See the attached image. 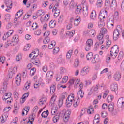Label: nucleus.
Here are the masks:
<instances>
[{
  "mask_svg": "<svg viewBox=\"0 0 124 124\" xmlns=\"http://www.w3.org/2000/svg\"><path fill=\"white\" fill-rule=\"evenodd\" d=\"M31 62L35 65H38L40 64V61L38 58H33L31 60Z\"/></svg>",
  "mask_w": 124,
  "mask_h": 124,
  "instance_id": "6ab92c4d",
  "label": "nucleus"
},
{
  "mask_svg": "<svg viewBox=\"0 0 124 124\" xmlns=\"http://www.w3.org/2000/svg\"><path fill=\"white\" fill-rule=\"evenodd\" d=\"M100 59H99V57H98V55H96L94 56V57L92 59L91 61L92 63L93 64H94V63H96L100 62Z\"/></svg>",
  "mask_w": 124,
  "mask_h": 124,
  "instance_id": "9d476101",
  "label": "nucleus"
},
{
  "mask_svg": "<svg viewBox=\"0 0 124 124\" xmlns=\"http://www.w3.org/2000/svg\"><path fill=\"white\" fill-rule=\"evenodd\" d=\"M110 89L113 92H116V91H118V84H117V83H113L111 85Z\"/></svg>",
  "mask_w": 124,
  "mask_h": 124,
  "instance_id": "5701e85b",
  "label": "nucleus"
},
{
  "mask_svg": "<svg viewBox=\"0 0 124 124\" xmlns=\"http://www.w3.org/2000/svg\"><path fill=\"white\" fill-rule=\"evenodd\" d=\"M72 101H69L68 100H66V107L69 108L71 107V105H72Z\"/></svg>",
  "mask_w": 124,
  "mask_h": 124,
  "instance_id": "6e6d98bb",
  "label": "nucleus"
},
{
  "mask_svg": "<svg viewBox=\"0 0 124 124\" xmlns=\"http://www.w3.org/2000/svg\"><path fill=\"white\" fill-rule=\"evenodd\" d=\"M103 37H104V35L101 33H100L97 36V39L99 40V42H100V44H103V42H104Z\"/></svg>",
  "mask_w": 124,
  "mask_h": 124,
  "instance_id": "f8f14e48",
  "label": "nucleus"
},
{
  "mask_svg": "<svg viewBox=\"0 0 124 124\" xmlns=\"http://www.w3.org/2000/svg\"><path fill=\"white\" fill-rule=\"evenodd\" d=\"M81 22V17L80 16H78L74 21V26H78L79 24Z\"/></svg>",
  "mask_w": 124,
  "mask_h": 124,
  "instance_id": "a211bd4d",
  "label": "nucleus"
},
{
  "mask_svg": "<svg viewBox=\"0 0 124 124\" xmlns=\"http://www.w3.org/2000/svg\"><path fill=\"white\" fill-rule=\"evenodd\" d=\"M30 111V107L26 106L24 108V109L22 111V116H25V113L26 115L28 114V112Z\"/></svg>",
  "mask_w": 124,
  "mask_h": 124,
  "instance_id": "b1692460",
  "label": "nucleus"
},
{
  "mask_svg": "<svg viewBox=\"0 0 124 124\" xmlns=\"http://www.w3.org/2000/svg\"><path fill=\"white\" fill-rule=\"evenodd\" d=\"M11 95H12V94H11V93L10 92L6 93L3 96V100H5L6 102H7L8 104H10V103L13 101L12 97H11Z\"/></svg>",
  "mask_w": 124,
  "mask_h": 124,
  "instance_id": "f257e3e1",
  "label": "nucleus"
},
{
  "mask_svg": "<svg viewBox=\"0 0 124 124\" xmlns=\"http://www.w3.org/2000/svg\"><path fill=\"white\" fill-rule=\"evenodd\" d=\"M114 18L115 19H118L119 18V12L115 11L114 12Z\"/></svg>",
  "mask_w": 124,
  "mask_h": 124,
  "instance_id": "774afa93",
  "label": "nucleus"
},
{
  "mask_svg": "<svg viewBox=\"0 0 124 124\" xmlns=\"http://www.w3.org/2000/svg\"><path fill=\"white\" fill-rule=\"evenodd\" d=\"M110 7V0H106L105 2V8L107 9Z\"/></svg>",
  "mask_w": 124,
  "mask_h": 124,
  "instance_id": "49530a36",
  "label": "nucleus"
},
{
  "mask_svg": "<svg viewBox=\"0 0 124 124\" xmlns=\"http://www.w3.org/2000/svg\"><path fill=\"white\" fill-rule=\"evenodd\" d=\"M23 11V10H19V11L17 12L16 15V21H17V19H19L20 17H22L23 14H24Z\"/></svg>",
  "mask_w": 124,
  "mask_h": 124,
  "instance_id": "f3484780",
  "label": "nucleus"
},
{
  "mask_svg": "<svg viewBox=\"0 0 124 124\" xmlns=\"http://www.w3.org/2000/svg\"><path fill=\"white\" fill-rule=\"evenodd\" d=\"M35 68H33L32 69H31L30 72V76H33V75H34V73H35Z\"/></svg>",
  "mask_w": 124,
  "mask_h": 124,
  "instance_id": "e2e57ef3",
  "label": "nucleus"
},
{
  "mask_svg": "<svg viewBox=\"0 0 124 124\" xmlns=\"http://www.w3.org/2000/svg\"><path fill=\"white\" fill-rule=\"evenodd\" d=\"M7 82L4 81L3 82V87L1 88L0 90V93L1 94H4L5 93H6V91L7 90Z\"/></svg>",
  "mask_w": 124,
  "mask_h": 124,
  "instance_id": "39448f33",
  "label": "nucleus"
},
{
  "mask_svg": "<svg viewBox=\"0 0 124 124\" xmlns=\"http://www.w3.org/2000/svg\"><path fill=\"white\" fill-rule=\"evenodd\" d=\"M39 54V50L38 49L32 52L30 54H29V58H33V59H35L36 57H38Z\"/></svg>",
  "mask_w": 124,
  "mask_h": 124,
  "instance_id": "6e6552de",
  "label": "nucleus"
},
{
  "mask_svg": "<svg viewBox=\"0 0 124 124\" xmlns=\"http://www.w3.org/2000/svg\"><path fill=\"white\" fill-rule=\"evenodd\" d=\"M117 56H118V53L110 52V57H111L112 59H116Z\"/></svg>",
  "mask_w": 124,
  "mask_h": 124,
  "instance_id": "338daca9",
  "label": "nucleus"
},
{
  "mask_svg": "<svg viewBox=\"0 0 124 124\" xmlns=\"http://www.w3.org/2000/svg\"><path fill=\"white\" fill-rule=\"evenodd\" d=\"M99 120H100V117H99V115L96 114L94 117L93 124H98V123H99Z\"/></svg>",
  "mask_w": 124,
  "mask_h": 124,
  "instance_id": "bb28decb",
  "label": "nucleus"
},
{
  "mask_svg": "<svg viewBox=\"0 0 124 124\" xmlns=\"http://www.w3.org/2000/svg\"><path fill=\"white\" fill-rule=\"evenodd\" d=\"M124 104V98H120L117 101V105L119 107H123Z\"/></svg>",
  "mask_w": 124,
  "mask_h": 124,
  "instance_id": "2eb2a0df",
  "label": "nucleus"
},
{
  "mask_svg": "<svg viewBox=\"0 0 124 124\" xmlns=\"http://www.w3.org/2000/svg\"><path fill=\"white\" fill-rule=\"evenodd\" d=\"M115 30L120 32V33H122V32H123V27H122L121 25H118L117 26L116 29Z\"/></svg>",
  "mask_w": 124,
  "mask_h": 124,
  "instance_id": "79ce46f5",
  "label": "nucleus"
},
{
  "mask_svg": "<svg viewBox=\"0 0 124 124\" xmlns=\"http://www.w3.org/2000/svg\"><path fill=\"white\" fill-rule=\"evenodd\" d=\"M59 51L60 48H59V47H56L53 50V54H54V55H57V53H59Z\"/></svg>",
  "mask_w": 124,
  "mask_h": 124,
  "instance_id": "052dcab7",
  "label": "nucleus"
},
{
  "mask_svg": "<svg viewBox=\"0 0 124 124\" xmlns=\"http://www.w3.org/2000/svg\"><path fill=\"white\" fill-rule=\"evenodd\" d=\"M117 6V1L116 0H113L110 5V7L111 9H112V10H116Z\"/></svg>",
  "mask_w": 124,
  "mask_h": 124,
  "instance_id": "4468645a",
  "label": "nucleus"
},
{
  "mask_svg": "<svg viewBox=\"0 0 124 124\" xmlns=\"http://www.w3.org/2000/svg\"><path fill=\"white\" fill-rule=\"evenodd\" d=\"M48 115H49V110H47L46 111H44L42 113L41 116L42 118H47Z\"/></svg>",
  "mask_w": 124,
  "mask_h": 124,
  "instance_id": "58836bf2",
  "label": "nucleus"
},
{
  "mask_svg": "<svg viewBox=\"0 0 124 124\" xmlns=\"http://www.w3.org/2000/svg\"><path fill=\"white\" fill-rule=\"evenodd\" d=\"M120 34H121V33L115 30L114 31L113 35L114 40H117L119 38Z\"/></svg>",
  "mask_w": 124,
  "mask_h": 124,
  "instance_id": "9b49d317",
  "label": "nucleus"
},
{
  "mask_svg": "<svg viewBox=\"0 0 124 124\" xmlns=\"http://www.w3.org/2000/svg\"><path fill=\"white\" fill-rule=\"evenodd\" d=\"M99 84H97L96 86H93L91 89V93H93V92H97L99 88Z\"/></svg>",
  "mask_w": 124,
  "mask_h": 124,
  "instance_id": "c85d7f7f",
  "label": "nucleus"
},
{
  "mask_svg": "<svg viewBox=\"0 0 124 124\" xmlns=\"http://www.w3.org/2000/svg\"><path fill=\"white\" fill-rule=\"evenodd\" d=\"M71 114V112H70V111L69 110H67L65 112L63 117V119L65 123H67V122H68V120H69V117H70Z\"/></svg>",
  "mask_w": 124,
  "mask_h": 124,
  "instance_id": "20e7f679",
  "label": "nucleus"
},
{
  "mask_svg": "<svg viewBox=\"0 0 124 124\" xmlns=\"http://www.w3.org/2000/svg\"><path fill=\"white\" fill-rule=\"evenodd\" d=\"M119 51V46H118V45H115L111 47L110 53H116L118 54Z\"/></svg>",
  "mask_w": 124,
  "mask_h": 124,
  "instance_id": "1a4fd4ad",
  "label": "nucleus"
},
{
  "mask_svg": "<svg viewBox=\"0 0 124 124\" xmlns=\"http://www.w3.org/2000/svg\"><path fill=\"white\" fill-rule=\"evenodd\" d=\"M44 14H45L43 10H39L37 13V15H38V16H41V17H42V16H44Z\"/></svg>",
  "mask_w": 124,
  "mask_h": 124,
  "instance_id": "13d9d810",
  "label": "nucleus"
},
{
  "mask_svg": "<svg viewBox=\"0 0 124 124\" xmlns=\"http://www.w3.org/2000/svg\"><path fill=\"white\" fill-rule=\"evenodd\" d=\"M59 119H60V114H57L53 118L52 121L53 123H57V122L59 121Z\"/></svg>",
  "mask_w": 124,
  "mask_h": 124,
  "instance_id": "ea45409f",
  "label": "nucleus"
},
{
  "mask_svg": "<svg viewBox=\"0 0 124 124\" xmlns=\"http://www.w3.org/2000/svg\"><path fill=\"white\" fill-rule=\"evenodd\" d=\"M53 75H54V72L53 71H48L47 72L46 75V80L47 81H51L52 80V78H53Z\"/></svg>",
  "mask_w": 124,
  "mask_h": 124,
  "instance_id": "423d86ee",
  "label": "nucleus"
},
{
  "mask_svg": "<svg viewBox=\"0 0 124 124\" xmlns=\"http://www.w3.org/2000/svg\"><path fill=\"white\" fill-rule=\"evenodd\" d=\"M46 101H47V99L46 98H42L39 100V105H43V104L46 103Z\"/></svg>",
  "mask_w": 124,
  "mask_h": 124,
  "instance_id": "2f4dec72",
  "label": "nucleus"
},
{
  "mask_svg": "<svg viewBox=\"0 0 124 124\" xmlns=\"http://www.w3.org/2000/svg\"><path fill=\"white\" fill-rule=\"evenodd\" d=\"M93 40L92 39H89L86 41V45H88L89 46H91V47H93Z\"/></svg>",
  "mask_w": 124,
  "mask_h": 124,
  "instance_id": "473e14b6",
  "label": "nucleus"
},
{
  "mask_svg": "<svg viewBox=\"0 0 124 124\" xmlns=\"http://www.w3.org/2000/svg\"><path fill=\"white\" fill-rule=\"evenodd\" d=\"M52 11L53 12H54V13H58L60 14L61 11H60V9H59V4L57 3L54 5Z\"/></svg>",
  "mask_w": 124,
  "mask_h": 124,
  "instance_id": "dca6fc26",
  "label": "nucleus"
},
{
  "mask_svg": "<svg viewBox=\"0 0 124 124\" xmlns=\"http://www.w3.org/2000/svg\"><path fill=\"white\" fill-rule=\"evenodd\" d=\"M18 68H17V66H15L13 69H10L8 72V75L9 78L11 79V78H12V77L13 76V74H15L16 72L17 71Z\"/></svg>",
  "mask_w": 124,
  "mask_h": 124,
  "instance_id": "7ed1b4c3",
  "label": "nucleus"
},
{
  "mask_svg": "<svg viewBox=\"0 0 124 124\" xmlns=\"http://www.w3.org/2000/svg\"><path fill=\"white\" fill-rule=\"evenodd\" d=\"M43 42L44 44H47V43H49V42H50V37H46L43 40Z\"/></svg>",
  "mask_w": 124,
  "mask_h": 124,
  "instance_id": "8fccbe9b",
  "label": "nucleus"
},
{
  "mask_svg": "<svg viewBox=\"0 0 124 124\" xmlns=\"http://www.w3.org/2000/svg\"><path fill=\"white\" fill-rule=\"evenodd\" d=\"M62 22H63V16L61 15L60 16V17L58 18V23L62 24Z\"/></svg>",
  "mask_w": 124,
  "mask_h": 124,
  "instance_id": "4d7b16f0",
  "label": "nucleus"
},
{
  "mask_svg": "<svg viewBox=\"0 0 124 124\" xmlns=\"http://www.w3.org/2000/svg\"><path fill=\"white\" fill-rule=\"evenodd\" d=\"M56 91V86L52 85L50 87V93L53 94Z\"/></svg>",
  "mask_w": 124,
  "mask_h": 124,
  "instance_id": "3c124183",
  "label": "nucleus"
},
{
  "mask_svg": "<svg viewBox=\"0 0 124 124\" xmlns=\"http://www.w3.org/2000/svg\"><path fill=\"white\" fill-rule=\"evenodd\" d=\"M13 94L15 97V99H16V100H17L19 99V93H17V92H14Z\"/></svg>",
  "mask_w": 124,
  "mask_h": 124,
  "instance_id": "0e129e2a",
  "label": "nucleus"
},
{
  "mask_svg": "<svg viewBox=\"0 0 124 124\" xmlns=\"http://www.w3.org/2000/svg\"><path fill=\"white\" fill-rule=\"evenodd\" d=\"M75 13L76 14H81L82 13V6L78 5L76 9Z\"/></svg>",
  "mask_w": 124,
  "mask_h": 124,
  "instance_id": "c756f323",
  "label": "nucleus"
},
{
  "mask_svg": "<svg viewBox=\"0 0 124 124\" xmlns=\"http://www.w3.org/2000/svg\"><path fill=\"white\" fill-rule=\"evenodd\" d=\"M93 111H94V110L93 109V106H90L89 108L87 109V113L89 114H93Z\"/></svg>",
  "mask_w": 124,
  "mask_h": 124,
  "instance_id": "e433bc0d",
  "label": "nucleus"
},
{
  "mask_svg": "<svg viewBox=\"0 0 124 124\" xmlns=\"http://www.w3.org/2000/svg\"><path fill=\"white\" fill-rule=\"evenodd\" d=\"M114 78L116 81H119L121 79V73L119 72H116L114 74Z\"/></svg>",
  "mask_w": 124,
  "mask_h": 124,
  "instance_id": "412c9836",
  "label": "nucleus"
},
{
  "mask_svg": "<svg viewBox=\"0 0 124 124\" xmlns=\"http://www.w3.org/2000/svg\"><path fill=\"white\" fill-rule=\"evenodd\" d=\"M107 27L110 28V30L113 29L114 28V21L113 20H110L108 23Z\"/></svg>",
  "mask_w": 124,
  "mask_h": 124,
  "instance_id": "72a5a7b5",
  "label": "nucleus"
},
{
  "mask_svg": "<svg viewBox=\"0 0 124 124\" xmlns=\"http://www.w3.org/2000/svg\"><path fill=\"white\" fill-rule=\"evenodd\" d=\"M75 32V31L74 30L72 31L71 32L68 31L66 32V35H68L69 36H71V37H72Z\"/></svg>",
  "mask_w": 124,
  "mask_h": 124,
  "instance_id": "864d4df0",
  "label": "nucleus"
},
{
  "mask_svg": "<svg viewBox=\"0 0 124 124\" xmlns=\"http://www.w3.org/2000/svg\"><path fill=\"white\" fill-rule=\"evenodd\" d=\"M105 39H106V45H111L112 41L110 40L109 37V35H107L105 36Z\"/></svg>",
  "mask_w": 124,
  "mask_h": 124,
  "instance_id": "7c9ffc66",
  "label": "nucleus"
},
{
  "mask_svg": "<svg viewBox=\"0 0 124 124\" xmlns=\"http://www.w3.org/2000/svg\"><path fill=\"white\" fill-rule=\"evenodd\" d=\"M57 98V96L55 95H53L51 98L50 100V104L51 106L54 105V103H55V101H56V99Z\"/></svg>",
  "mask_w": 124,
  "mask_h": 124,
  "instance_id": "c9c22d12",
  "label": "nucleus"
},
{
  "mask_svg": "<svg viewBox=\"0 0 124 124\" xmlns=\"http://www.w3.org/2000/svg\"><path fill=\"white\" fill-rule=\"evenodd\" d=\"M123 57H124V52H123V51H120L118 56V61H122V60H123Z\"/></svg>",
  "mask_w": 124,
  "mask_h": 124,
  "instance_id": "09e8293b",
  "label": "nucleus"
},
{
  "mask_svg": "<svg viewBox=\"0 0 124 124\" xmlns=\"http://www.w3.org/2000/svg\"><path fill=\"white\" fill-rule=\"evenodd\" d=\"M106 17H107V11L105 10L100 12L98 18L101 22H104V19H105Z\"/></svg>",
  "mask_w": 124,
  "mask_h": 124,
  "instance_id": "f03ea898",
  "label": "nucleus"
},
{
  "mask_svg": "<svg viewBox=\"0 0 124 124\" xmlns=\"http://www.w3.org/2000/svg\"><path fill=\"white\" fill-rule=\"evenodd\" d=\"M72 53H73V50H70L67 52V55H66L67 59H69L70 58H71V56H72Z\"/></svg>",
  "mask_w": 124,
  "mask_h": 124,
  "instance_id": "a19ab883",
  "label": "nucleus"
},
{
  "mask_svg": "<svg viewBox=\"0 0 124 124\" xmlns=\"http://www.w3.org/2000/svg\"><path fill=\"white\" fill-rule=\"evenodd\" d=\"M31 27L33 28L32 30L34 31V30H36V29H38L39 26H38L37 23L35 22L32 24V25L31 26Z\"/></svg>",
  "mask_w": 124,
  "mask_h": 124,
  "instance_id": "69168bd1",
  "label": "nucleus"
},
{
  "mask_svg": "<svg viewBox=\"0 0 124 124\" xmlns=\"http://www.w3.org/2000/svg\"><path fill=\"white\" fill-rule=\"evenodd\" d=\"M11 17V16H10V14H7L4 16V19L5 21H6V22H9L10 20V17Z\"/></svg>",
  "mask_w": 124,
  "mask_h": 124,
  "instance_id": "de8ad7c7",
  "label": "nucleus"
},
{
  "mask_svg": "<svg viewBox=\"0 0 124 124\" xmlns=\"http://www.w3.org/2000/svg\"><path fill=\"white\" fill-rule=\"evenodd\" d=\"M12 40L17 43L19 41V36L18 35H15L12 38Z\"/></svg>",
  "mask_w": 124,
  "mask_h": 124,
  "instance_id": "37998d69",
  "label": "nucleus"
},
{
  "mask_svg": "<svg viewBox=\"0 0 124 124\" xmlns=\"http://www.w3.org/2000/svg\"><path fill=\"white\" fill-rule=\"evenodd\" d=\"M115 106L114 105V104H110L108 105V111L110 112V113H112L114 111V107Z\"/></svg>",
  "mask_w": 124,
  "mask_h": 124,
  "instance_id": "cd10ccee",
  "label": "nucleus"
},
{
  "mask_svg": "<svg viewBox=\"0 0 124 124\" xmlns=\"http://www.w3.org/2000/svg\"><path fill=\"white\" fill-rule=\"evenodd\" d=\"M7 118H8V114L7 113H4L2 115V117L0 118L1 123H4V122L7 120Z\"/></svg>",
  "mask_w": 124,
  "mask_h": 124,
  "instance_id": "aec40b11",
  "label": "nucleus"
},
{
  "mask_svg": "<svg viewBox=\"0 0 124 124\" xmlns=\"http://www.w3.org/2000/svg\"><path fill=\"white\" fill-rule=\"evenodd\" d=\"M92 58H93V53L92 52L88 53L86 55V58L88 61H90V60L92 59Z\"/></svg>",
  "mask_w": 124,
  "mask_h": 124,
  "instance_id": "680f3d73",
  "label": "nucleus"
},
{
  "mask_svg": "<svg viewBox=\"0 0 124 124\" xmlns=\"http://www.w3.org/2000/svg\"><path fill=\"white\" fill-rule=\"evenodd\" d=\"M67 100L73 102L74 100V94H71L69 95L67 98Z\"/></svg>",
  "mask_w": 124,
  "mask_h": 124,
  "instance_id": "603ef678",
  "label": "nucleus"
},
{
  "mask_svg": "<svg viewBox=\"0 0 124 124\" xmlns=\"http://www.w3.org/2000/svg\"><path fill=\"white\" fill-rule=\"evenodd\" d=\"M56 27V21L55 20H51L49 22V28H53Z\"/></svg>",
  "mask_w": 124,
  "mask_h": 124,
  "instance_id": "f704fd0d",
  "label": "nucleus"
},
{
  "mask_svg": "<svg viewBox=\"0 0 124 124\" xmlns=\"http://www.w3.org/2000/svg\"><path fill=\"white\" fill-rule=\"evenodd\" d=\"M4 3L7 8L12 7V1L11 0H5Z\"/></svg>",
  "mask_w": 124,
  "mask_h": 124,
  "instance_id": "393cba45",
  "label": "nucleus"
},
{
  "mask_svg": "<svg viewBox=\"0 0 124 124\" xmlns=\"http://www.w3.org/2000/svg\"><path fill=\"white\" fill-rule=\"evenodd\" d=\"M90 18L92 20H95L96 19V12L95 11H93L90 15Z\"/></svg>",
  "mask_w": 124,
  "mask_h": 124,
  "instance_id": "4be33fe9",
  "label": "nucleus"
},
{
  "mask_svg": "<svg viewBox=\"0 0 124 124\" xmlns=\"http://www.w3.org/2000/svg\"><path fill=\"white\" fill-rule=\"evenodd\" d=\"M56 45V42L55 41H51V43L48 45V49H53L55 46Z\"/></svg>",
  "mask_w": 124,
  "mask_h": 124,
  "instance_id": "4c0bfd02",
  "label": "nucleus"
},
{
  "mask_svg": "<svg viewBox=\"0 0 124 124\" xmlns=\"http://www.w3.org/2000/svg\"><path fill=\"white\" fill-rule=\"evenodd\" d=\"M83 14L84 15V16L87 17V16H88V15H89V8L88 7V6H86V8H83Z\"/></svg>",
  "mask_w": 124,
  "mask_h": 124,
  "instance_id": "a878e982",
  "label": "nucleus"
},
{
  "mask_svg": "<svg viewBox=\"0 0 124 124\" xmlns=\"http://www.w3.org/2000/svg\"><path fill=\"white\" fill-rule=\"evenodd\" d=\"M30 86H31V83L29 82H26L24 85L23 90H24V91H27V90H29L30 89Z\"/></svg>",
  "mask_w": 124,
  "mask_h": 124,
  "instance_id": "c03bdc74",
  "label": "nucleus"
},
{
  "mask_svg": "<svg viewBox=\"0 0 124 124\" xmlns=\"http://www.w3.org/2000/svg\"><path fill=\"white\" fill-rule=\"evenodd\" d=\"M89 67H84L81 69L80 75L82 76H85V75H87V74H89Z\"/></svg>",
  "mask_w": 124,
  "mask_h": 124,
  "instance_id": "0eeeda50",
  "label": "nucleus"
},
{
  "mask_svg": "<svg viewBox=\"0 0 124 124\" xmlns=\"http://www.w3.org/2000/svg\"><path fill=\"white\" fill-rule=\"evenodd\" d=\"M113 99H114V96L113 95H109L107 98V101L109 103L112 102Z\"/></svg>",
  "mask_w": 124,
  "mask_h": 124,
  "instance_id": "a18cd8bd",
  "label": "nucleus"
},
{
  "mask_svg": "<svg viewBox=\"0 0 124 124\" xmlns=\"http://www.w3.org/2000/svg\"><path fill=\"white\" fill-rule=\"evenodd\" d=\"M78 97H81L83 98L84 97V92H83V90H79L78 93Z\"/></svg>",
  "mask_w": 124,
  "mask_h": 124,
  "instance_id": "5fc2aeb1",
  "label": "nucleus"
},
{
  "mask_svg": "<svg viewBox=\"0 0 124 124\" xmlns=\"http://www.w3.org/2000/svg\"><path fill=\"white\" fill-rule=\"evenodd\" d=\"M16 83L17 86H20L21 84V74H18L15 79Z\"/></svg>",
  "mask_w": 124,
  "mask_h": 124,
  "instance_id": "ddd939ff",
  "label": "nucleus"
},
{
  "mask_svg": "<svg viewBox=\"0 0 124 124\" xmlns=\"http://www.w3.org/2000/svg\"><path fill=\"white\" fill-rule=\"evenodd\" d=\"M100 33L104 35V34H106L107 33V29L104 28H102L101 29Z\"/></svg>",
  "mask_w": 124,
  "mask_h": 124,
  "instance_id": "bf43d9fd",
  "label": "nucleus"
}]
</instances>
